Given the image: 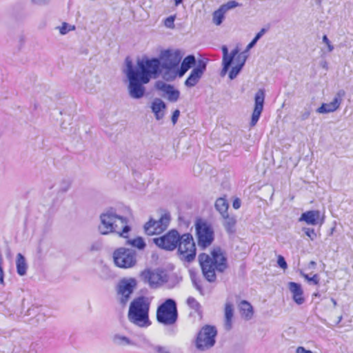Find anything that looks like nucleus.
Segmentation results:
<instances>
[{
    "label": "nucleus",
    "mask_w": 353,
    "mask_h": 353,
    "mask_svg": "<svg viewBox=\"0 0 353 353\" xmlns=\"http://www.w3.org/2000/svg\"><path fill=\"white\" fill-rule=\"evenodd\" d=\"M98 230L103 235L115 233L120 237L128 239L132 228L127 218L117 214L115 210L110 208L101 214Z\"/></svg>",
    "instance_id": "1"
},
{
    "label": "nucleus",
    "mask_w": 353,
    "mask_h": 353,
    "mask_svg": "<svg viewBox=\"0 0 353 353\" xmlns=\"http://www.w3.org/2000/svg\"><path fill=\"white\" fill-rule=\"evenodd\" d=\"M199 261L204 277L210 283L216 281V272H223L228 268L227 258L219 247L213 248L210 254H200Z\"/></svg>",
    "instance_id": "2"
},
{
    "label": "nucleus",
    "mask_w": 353,
    "mask_h": 353,
    "mask_svg": "<svg viewBox=\"0 0 353 353\" xmlns=\"http://www.w3.org/2000/svg\"><path fill=\"white\" fill-rule=\"evenodd\" d=\"M150 303L144 296L134 299L130 303L128 314V320L140 327L150 325L149 320Z\"/></svg>",
    "instance_id": "3"
},
{
    "label": "nucleus",
    "mask_w": 353,
    "mask_h": 353,
    "mask_svg": "<svg viewBox=\"0 0 353 353\" xmlns=\"http://www.w3.org/2000/svg\"><path fill=\"white\" fill-rule=\"evenodd\" d=\"M126 68L124 70L128 81V87L129 95L132 99H139L142 98L145 92V88L143 86L145 83L141 80V77L137 71H133V65L128 59H126Z\"/></svg>",
    "instance_id": "4"
},
{
    "label": "nucleus",
    "mask_w": 353,
    "mask_h": 353,
    "mask_svg": "<svg viewBox=\"0 0 353 353\" xmlns=\"http://www.w3.org/2000/svg\"><path fill=\"white\" fill-rule=\"evenodd\" d=\"M160 61L158 59H143L137 62V66L133 67L137 71L143 83H148L150 79L157 78L160 70Z\"/></svg>",
    "instance_id": "5"
},
{
    "label": "nucleus",
    "mask_w": 353,
    "mask_h": 353,
    "mask_svg": "<svg viewBox=\"0 0 353 353\" xmlns=\"http://www.w3.org/2000/svg\"><path fill=\"white\" fill-rule=\"evenodd\" d=\"M178 318L176 302L171 299H167L160 305L157 310V321L164 325H174Z\"/></svg>",
    "instance_id": "6"
},
{
    "label": "nucleus",
    "mask_w": 353,
    "mask_h": 353,
    "mask_svg": "<svg viewBox=\"0 0 353 353\" xmlns=\"http://www.w3.org/2000/svg\"><path fill=\"white\" fill-rule=\"evenodd\" d=\"M195 229L199 246L203 249L210 246L214 239V232L212 225L205 221L199 219L196 221Z\"/></svg>",
    "instance_id": "7"
},
{
    "label": "nucleus",
    "mask_w": 353,
    "mask_h": 353,
    "mask_svg": "<svg viewBox=\"0 0 353 353\" xmlns=\"http://www.w3.org/2000/svg\"><path fill=\"white\" fill-rule=\"evenodd\" d=\"M177 246L181 259L188 262H191L195 259L196 245L192 234L185 233L180 236Z\"/></svg>",
    "instance_id": "8"
},
{
    "label": "nucleus",
    "mask_w": 353,
    "mask_h": 353,
    "mask_svg": "<svg viewBox=\"0 0 353 353\" xmlns=\"http://www.w3.org/2000/svg\"><path fill=\"white\" fill-rule=\"evenodd\" d=\"M113 259L117 266L130 268L137 263V252L132 249L119 248L114 252Z\"/></svg>",
    "instance_id": "9"
},
{
    "label": "nucleus",
    "mask_w": 353,
    "mask_h": 353,
    "mask_svg": "<svg viewBox=\"0 0 353 353\" xmlns=\"http://www.w3.org/2000/svg\"><path fill=\"white\" fill-rule=\"evenodd\" d=\"M217 332L214 326L205 325L198 333L196 339V347L201 351L206 350L215 343Z\"/></svg>",
    "instance_id": "10"
},
{
    "label": "nucleus",
    "mask_w": 353,
    "mask_h": 353,
    "mask_svg": "<svg viewBox=\"0 0 353 353\" xmlns=\"http://www.w3.org/2000/svg\"><path fill=\"white\" fill-rule=\"evenodd\" d=\"M141 279L152 288H157L168 281V276L161 270H145L141 273Z\"/></svg>",
    "instance_id": "11"
},
{
    "label": "nucleus",
    "mask_w": 353,
    "mask_h": 353,
    "mask_svg": "<svg viewBox=\"0 0 353 353\" xmlns=\"http://www.w3.org/2000/svg\"><path fill=\"white\" fill-rule=\"evenodd\" d=\"M170 216L164 214L158 220L150 219L145 225L144 230L148 235H157L165 231L170 223Z\"/></svg>",
    "instance_id": "12"
},
{
    "label": "nucleus",
    "mask_w": 353,
    "mask_h": 353,
    "mask_svg": "<svg viewBox=\"0 0 353 353\" xmlns=\"http://www.w3.org/2000/svg\"><path fill=\"white\" fill-rule=\"evenodd\" d=\"M180 235L176 230H171L163 236L154 238V243L160 248L165 250H174L178 245Z\"/></svg>",
    "instance_id": "13"
},
{
    "label": "nucleus",
    "mask_w": 353,
    "mask_h": 353,
    "mask_svg": "<svg viewBox=\"0 0 353 353\" xmlns=\"http://www.w3.org/2000/svg\"><path fill=\"white\" fill-rule=\"evenodd\" d=\"M136 285L137 281L134 279H124L119 283L118 294L119 295L120 303L122 305L126 304L129 301L130 295L132 294Z\"/></svg>",
    "instance_id": "14"
},
{
    "label": "nucleus",
    "mask_w": 353,
    "mask_h": 353,
    "mask_svg": "<svg viewBox=\"0 0 353 353\" xmlns=\"http://www.w3.org/2000/svg\"><path fill=\"white\" fill-rule=\"evenodd\" d=\"M162 67L165 69L174 68L179 63L181 55L179 50H166L160 54Z\"/></svg>",
    "instance_id": "15"
},
{
    "label": "nucleus",
    "mask_w": 353,
    "mask_h": 353,
    "mask_svg": "<svg viewBox=\"0 0 353 353\" xmlns=\"http://www.w3.org/2000/svg\"><path fill=\"white\" fill-rule=\"evenodd\" d=\"M155 88L163 92L161 96L167 98L170 102H176L179 99L180 92L172 85L162 81H158L155 83Z\"/></svg>",
    "instance_id": "16"
},
{
    "label": "nucleus",
    "mask_w": 353,
    "mask_h": 353,
    "mask_svg": "<svg viewBox=\"0 0 353 353\" xmlns=\"http://www.w3.org/2000/svg\"><path fill=\"white\" fill-rule=\"evenodd\" d=\"M265 101V90L259 89L254 96V108L252 114L250 125L254 126L258 122L263 109Z\"/></svg>",
    "instance_id": "17"
},
{
    "label": "nucleus",
    "mask_w": 353,
    "mask_h": 353,
    "mask_svg": "<svg viewBox=\"0 0 353 353\" xmlns=\"http://www.w3.org/2000/svg\"><path fill=\"white\" fill-rule=\"evenodd\" d=\"M205 70L206 63L203 60H199L196 66L192 70L190 74L185 80V86L192 88L196 85L202 77Z\"/></svg>",
    "instance_id": "18"
},
{
    "label": "nucleus",
    "mask_w": 353,
    "mask_h": 353,
    "mask_svg": "<svg viewBox=\"0 0 353 353\" xmlns=\"http://www.w3.org/2000/svg\"><path fill=\"white\" fill-rule=\"evenodd\" d=\"M345 94V93L344 90H339L336 94L332 102L323 103L319 108L316 109V112L319 114H326L336 111L340 107Z\"/></svg>",
    "instance_id": "19"
},
{
    "label": "nucleus",
    "mask_w": 353,
    "mask_h": 353,
    "mask_svg": "<svg viewBox=\"0 0 353 353\" xmlns=\"http://www.w3.org/2000/svg\"><path fill=\"white\" fill-rule=\"evenodd\" d=\"M240 6V4L235 1H230L226 3L221 5L219 8L212 13V22L216 26H220L225 19V13L236 7Z\"/></svg>",
    "instance_id": "20"
},
{
    "label": "nucleus",
    "mask_w": 353,
    "mask_h": 353,
    "mask_svg": "<svg viewBox=\"0 0 353 353\" xmlns=\"http://www.w3.org/2000/svg\"><path fill=\"white\" fill-rule=\"evenodd\" d=\"M223 52V59H222V65L223 68L221 72V75L222 77L225 76L228 71L230 67L231 66L234 59L240 54L239 49L238 47H236L234 50L231 51V52L228 53V50L227 46H223L221 48Z\"/></svg>",
    "instance_id": "21"
},
{
    "label": "nucleus",
    "mask_w": 353,
    "mask_h": 353,
    "mask_svg": "<svg viewBox=\"0 0 353 353\" xmlns=\"http://www.w3.org/2000/svg\"><path fill=\"white\" fill-rule=\"evenodd\" d=\"M247 58L248 55L245 54V52H241L236 57L235 59H234L233 61L234 65L232 68L229 72V78L231 80L234 79L241 71L246 62Z\"/></svg>",
    "instance_id": "22"
},
{
    "label": "nucleus",
    "mask_w": 353,
    "mask_h": 353,
    "mask_svg": "<svg viewBox=\"0 0 353 353\" xmlns=\"http://www.w3.org/2000/svg\"><path fill=\"white\" fill-rule=\"evenodd\" d=\"M288 289L292 294L294 301L298 305H302L305 302L303 290L301 284L295 282L288 283Z\"/></svg>",
    "instance_id": "23"
},
{
    "label": "nucleus",
    "mask_w": 353,
    "mask_h": 353,
    "mask_svg": "<svg viewBox=\"0 0 353 353\" xmlns=\"http://www.w3.org/2000/svg\"><path fill=\"white\" fill-rule=\"evenodd\" d=\"M152 112L154 113L157 120L162 119L165 116L166 110L165 103L159 98H155L151 104Z\"/></svg>",
    "instance_id": "24"
},
{
    "label": "nucleus",
    "mask_w": 353,
    "mask_h": 353,
    "mask_svg": "<svg viewBox=\"0 0 353 353\" xmlns=\"http://www.w3.org/2000/svg\"><path fill=\"white\" fill-rule=\"evenodd\" d=\"M320 212L319 210H309L301 214L299 221H304L308 225H316L319 223Z\"/></svg>",
    "instance_id": "25"
},
{
    "label": "nucleus",
    "mask_w": 353,
    "mask_h": 353,
    "mask_svg": "<svg viewBox=\"0 0 353 353\" xmlns=\"http://www.w3.org/2000/svg\"><path fill=\"white\" fill-rule=\"evenodd\" d=\"M113 344L118 347L134 346L135 343L130 338L121 334H115L112 336Z\"/></svg>",
    "instance_id": "26"
},
{
    "label": "nucleus",
    "mask_w": 353,
    "mask_h": 353,
    "mask_svg": "<svg viewBox=\"0 0 353 353\" xmlns=\"http://www.w3.org/2000/svg\"><path fill=\"white\" fill-rule=\"evenodd\" d=\"M224 312V327L226 330L229 331L232 327V317L234 315L233 305L231 303L227 302L225 303Z\"/></svg>",
    "instance_id": "27"
},
{
    "label": "nucleus",
    "mask_w": 353,
    "mask_h": 353,
    "mask_svg": "<svg viewBox=\"0 0 353 353\" xmlns=\"http://www.w3.org/2000/svg\"><path fill=\"white\" fill-rule=\"evenodd\" d=\"M223 219V225L227 232L232 234L235 231L236 219L234 216H230L228 213L221 216Z\"/></svg>",
    "instance_id": "28"
},
{
    "label": "nucleus",
    "mask_w": 353,
    "mask_h": 353,
    "mask_svg": "<svg viewBox=\"0 0 353 353\" xmlns=\"http://www.w3.org/2000/svg\"><path fill=\"white\" fill-rule=\"evenodd\" d=\"M240 312L243 318L250 320L253 316V307L250 303L242 301L239 305Z\"/></svg>",
    "instance_id": "29"
},
{
    "label": "nucleus",
    "mask_w": 353,
    "mask_h": 353,
    "mask_svg": "<svg viewBox=\"0 0 353 353\" xmlns=\"http://www.w3.org/2000/svg\"><path fill=\"white\" fill-rule=\"evenodd\" d=\"M196 63L194 55H188L182 61L180 70H179V76L183 77L185 72Z\"/></svg>",
    "instance_id": "30"
},
{
    "label": "nucleus",
    "mask_w": 353,
    "mask_h": 353,
    "mask_svg": "<svg viewBox=\"0 0 353 353\" xmlns=\"http://www.w3.org/2000/svg\"><path fill=\"white\" fill-rule=\"evenodd\" d=\"M17 271L20 276H23L26 274L27 264L24 256L19 253L17 256Z\"/></svg>",
    "instance_id": "31"
},
{
    "label": "nucleus",
    "mask_w": 353,
    "mask_h": 353,
    "mask_svg": "<svg viewBox=\"0 0 353 353\" xmlns=\"http://www.w3.org/2000/svg\"><path fill=\"white\" fill-rule=\"evenodd\" d=\"M214 206L216 210L220 213L221 216L228 213L229 205L225 199L222 197L217 199Z\"/></svg>",
    "instance_id": "32"
},
{
    "label": "nucleus",
    "mask_w": 353,
    "mask_h": 353,
    "mask_svg": "<svg viewBox=\"0 0 353 353\" xmlns=\"http://www.w3.org/2000/svg\"><path fill=\"white\" fill-rule=\"evenodd\" d=\"M127 243L133 247L142 250L145 247V243L141 237H137L132 240H128Z\"/></svg>",
    "instance_id": "33"
},
{
    "label": "nucleus",
    "mask_w": 353,
    "mask_h": 353,
    "mask_svg": "<svg viewBox=\"0 0 353 353\" xmlns=\"http://www.w3.org/2000/svg\"><path fill=\"white\" fill-rule=\"evenodd\" d=\"M152 353H171L168 347L159 345H150Z\"/></svg>",
    "instance_id": "34"
},
{
    "label": "nucleus",
    "mask_w": 353,
    "mask_h": 353,
    "mask_svg": "<svg viewBox=\"0 0 353 353\" xmlns=\"http://www.w3.org/2000/svg\"><path fill=\"white\" fill-rule=\"evenodd\" d=\"M186 303L190 308H192V310H195L197 312H199L201 310L200 303L194 297H188L186 301Z\"/></svg>",
    "instance_id": "35"
},
{
    "label": "nucleus",
    "mask_w": 353,
    "mask_h": 353,
    "mask_svg": "<svg viewBox=\"0 0 353 353\" xmlns=\"http://www.w3.org/2000/svg\"><path fill=\"white\" fill-rule=\"evenodd\" d=\"M70 185L71 183L69 180H61L59 185V192L62 193L67 192L70 189Z\"/></svg>",
    "instance_id": "36"
},
{
    "label": "nucleus",
    "mask_w": 353,
    "mask_h": 353,
    "mask_svg": "<svg viewBox=\"0 0 353 353\" xmlns=\"http://www.w3.org/2000/svg\"><path fill=\"white\" fill-rule=\"evenodd\" d=\"M61 34H65L70 30L74 29V26H70L67 23H63L60 27H58Z\"/></svg>",
    "instance_id": "37"
},
{
    "label": "nucleus",
    "mask_w": 353,
    "mask_h": 353,
    "mask_svg": "<svg viewBox=\"0 0 353 353\" xmlns=\"http://www.w3.org/2000/svg\"><path fill=\"white\" fill-rule=\"evenodd\" d=\"M303 231L310 238L311 241H314L316 239L317 234L313 228H303Z\"/></svg>",
    "instance_id": "38"
},
{
    "label": "nucleus",
    "mask_w": 353,
    "mask_h": 353,
    "mask_svg": "<svg viewBox=\"0 0 353 353\" xmlns=\"http://www.w3.org/2000/svg\"><path fill=\"white\" fill-rule=\"evenodd\" d=\"M95 88V84L94 83L93 78L88 79L85 83V90L87 92H92Z\"/></svg>",
    "instance_id": "39"
},
{
    "label": "nucleus",
    "mask_w": 353,
    "mask_h": 353,
    "mask_svg": "<svg viewBox=\"0 0 353 353\" xmlns=\"http://www.w3.org/2000/svg\"><path fill=\"white\" fill-rule=\"evenodd\" d=\"M175 16H170L164 20L165 27L173 29L174 28Z\"/></svg>",
    "instance_id": "40"
},
{
    "label": "nucleus",
    "mask_w": 353,
    "mask_h": 353,
    "mask_svg": "<svg viewBox=\"0 0 353 353\" xmlns=\"http://www.w3.org/2000/svg\"><path fill=\"white\" fill-rule=\"evenodd\" d=\"M303 276L307 280L308 282H312L314 285H317L319 283V277L318 274H314L313 276L310 277L309 275L303 274Z\"/></svg>",
    "instance_id": "41"
},
{
    "label": "nucleus",
    "mask_w": 353,
    "mask_h": 353,
    "mask_svg": "<svg viewBox=\"0 0 353 353\" xmlns=\"http://www.w3.org/2000/svg\"><path fill=\"white\" fill-rule=\"evenodd\" d=\"M323 42L327 46L329 52H331L334 50V46L332 45L330 41L326 35H324L322 38Z\"/></svg>",
    "instance_id": "42"
},
{
    "label": "nucleus",
    "mask_w": 353,
    "mask_h": 353,
    "mask_svg": "<svg viewBox=\"0 0 353 353\" xmlns=\"http://www.w3.org/2000/svg\"><path fill=\"white\" fill-rule=\"evenodd\" d=\"M277 263L279 266L283 270H285L288 268V265L284 257L281 255L278 256Z\"/></svg>",
    "instance_id": "43"
},
{
    "label": "nucleus",
    "mask_w": 353,
    "mask_h": 353,
    "mask_svg": "<svg viewBox=\"0 0 353 353\" xmlns=\"http://www.w3.org/2000/svg\"><path fill=\"white\" fill-rule=\"evenodd\" d=\"M179 115L180 111L179 110H176L174 111L172 116V122L174 125L177 122Z\"/></svg>",
    "instance_id": "44"
},
{
    "label": "nucleus",
    "mask_w": 353,
    "mask_h": 353,
    "mask_svg": "<svg viewBox=\"0 0 353 353\" xmlns=\"http://www.w3.org/2000/svg\"><path fill=\"white\" fill-rule=\"evenodd\" d=\"M310 115V110H305L304 112H301L300 117L302 121L306 120L309 118Z\"/></svg>",
    "instance_id": "45"
},
{
    "label": "nucleus",
    "mask_w": 353,
    "mask_h": 353,
    "mask_svg": "<svg viewBox=\"0 0 353 353\" xmlns=\"http://www.w3.org/2000/svg\"><path fill=\"white\" fill-rule=\"evenodd\" d=\"M257 40L254 38L253 40L247 46L246 50L243 52H245L246 54L254 46Z\"/></svg>",
    "instance_id": "46"
},
{
    "label": "nucleus",
    "mask_w": 353,
    "mask_h": 353,
    "mask_svg": "<svg viewBox=\"0 0 353 353\" xmlns=\"http://www.w3.org/2000/svg\"><path fill=\"white\" fill-rule=\"evenodd\" d=\"M296 353H313L311 350H307L303 347H299L296 350Z\"/></svg>",
    "instance_id": "47"
},
{
    "label": "nucleus",
    "mask_w": 353,
    "mask_h": 353,
    "mask_svg": "<svg viewBox=\"0 0 353 353\" xmlns=\"http://www.w3.org/2000/svg\"><path fill=\"white\" fill-rule=\"evenodd\" d=\"M193 284L194 287L199 291V292L203 294V289L201 285H199L196 280H193Z\"/></svg>",
    "instance_id": "48"
},
{
    "label": "nucleus",
    "mask_w": 353,
    "mask_h": 353,
    "mask_svg": "<svg viewBox=\"0 0 353 353\" xmlns=\"http://www.w3.org/2000/svg\"><path fill=\"white\" fill-rule=\"evenodd\" d=\"M265 32V30L264 28L261 29L255 36L254 39L257 41L264 34Z\"/></svg>",
    "instance_id": "49"
},
{
    "label": "nucleus",
    "mask_w": 353,
    "mask_h": 353,
    "mask_svg": "<svg viewBox=\"0 0 353 353\" xmlns=\"http://www.w3.org/2000/svg\"><path fill=\"white\" fill-rule=\"evenodd\" d=\"M232 205H233V208L234 209H239L240 208V206H241V201H240V200L238 199H235L234 201V202H233Z\"/></svg>",
    "instance_id": "50"
},
{
    "label": "nucleus",
    "mask_w": 353,
    "mask_h": 353,
    "mask_svg": "<svg viewBox=\"0 0 353 353\" xmlns=\"http://www.w3.org/2000/svg\"><path fill=\"white\" fill-rule=\"evenodd\" d=\"M32 1L38 5H43L48 2V0H32Z\"/></svg>",
    "instance_id": "51"
},
{
    "label": "nucleus",
    "mask_w": 353,
    "mask_h": 353,
    "mask_svg": "<svg viewBox=\"0 0 353 353\" xmlns=\"http://www.w3.org/2000/svg\"><path fill=\"white\" fill-rule=\"evenodd\" d=\"M174 5L176 6H177L183 2V0H174Z\"/></svg>",
    "instance_id": "52"
},
{
    "label": "nucleus",
    "mask_w": 353,
    "mask_h": 353,
    "mask_svg": "<svg viewBox=\"0 0 353 353\" xmlns=\"http://www.w3.org/2000/svg\"><path fill=\"white\" fill-rule=\"evenodd\" d=\"M331 301L333 303L334 306L336 307L337 305L336 300L332 298V299H331Z\"/></svg>",
    "instance_id": "53"
},
{
    "label": "nucleus",
    "mask_w": 353,
    "mask_h": 353,
    "mask_svg": "<svg viewBox=\"0 0 353 353\" xmlns=\"http://www.w3.org/2000/svg\"><path fill=\"white\" fill-rule=\"evenodd\" d=\"M314 296H319V293L317 292V293H314Z\"/></svg>",
    "instance_id": "54"
},
{
    "label": "nucleus",
    "mask_w": 353,
    "mask_h": 353,
    "mask_svg": "<svg viewBox=\"0 0 353 353\" xmlns=\"http://www.w3.org/2000/svg\"><path fill=\"white\" fill-rule=\"evenodd\" d=\"M310 263H311L312 265H315V262H314V261H311V262H310Z\"/></svg>",
    "instance_id": "55"
}]
</instances>
